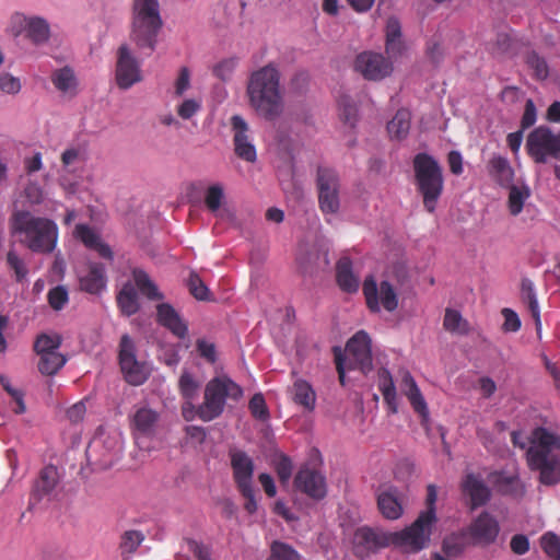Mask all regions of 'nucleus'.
Listing matches in <instances>:
<instances>
[{
  "instance_id": "423d86ee",
  "label": "nucleus",
  "mask_w": 560,
  "mask_h": 560,
  "mask_svg": "<svg viewBox=\"0 0 560 560\" xmlns=\"http://www.w3.org/2000/svg\"><path fill=\"white\" fill-rule=\"evenodd\" d=\"M243 389L226 375L210 380L203 393V401L198 406L196 413L205 422H209L222 415L226 399L238 400Z\"/></svg>"
},
{
  "instance_id": "5fc2aeb1",
  "label": "nucleus",
  "mask_w": 560,
  "mask_h": 560,
  "mask_svg": "<svg viewBox=\"0 0 560 560\" xmlns=\"http://www.w3.org/2000/svg\"><path fill=\"white\" fill-rule=\"evenodd\" d=\"M248 407L254 418L261 421H266L269 418V411L261 394H255L249 400Z\"/></svg>"
},
{
  "instance_id": "2eb2a0df",
  "label": "nucleus",
  "mask_w": 560,
  "mask_h": 560,
  "mask_svg": "<svg viewBox=\"0 0 560 560\" xmlns=\"http://www.w3.org/2000/svg\"><path fill=\"white\" fill-rule=\"evenodd\" d=\"M436 499V487L434 485H429L425 498L427 509L419 514L417 520L409 527H407L418 545H421V549H424L428 546L432 528L438 521L435 513Z\"/></svg>"
},
{
  "instance_id": "a18cd8bd",
  "label": "nucleus",
  "mask_w": 560,
  "mask_h": 560,
  "mask_svg": "<svg viewBox=\"0 0 560 560\" xmlns=\"http://www.w3.org/2000/svg\"><path fill=\"white\" fill-rule=\"evenodd\" d=\"M60 345H61L60 336H58V335H52V336L40 335L39 337H37L34 347H35L36 352L39 355H42V354L48 353L49 351H57L58 348L60 347Z\"/></svg>"
},
{
  "instance_id": "6e6d98bb",
  "label": "nucleus",
  "mask_w": 560,
  "mask_h": 560,
  "mask_svg": "<svg viewBox=\"0 0 560 560\" xmlns=\"http://www.w3.org/2000/svg\"><path fill=\"white\" fill-rule=\"evenodd\" d=\"M61 163L62 166L69 171H74L78 164L83 163V153L80 149L69 148L65 150L61 154Z\"/></svg>"
},
{
  "instance_id": "f3484780",
  "label": "nucleus",
  "mask_w": 560,
  "mask_h": 560,
  "mask_svg": "<svg viewBox=\"0 0 560 560\" xmlns=\"http://www.w3.org/2000/svg\"><path fill=\"white\" fill-rule=\"evenodd\" d=\"M143 79L140 62L130 48L122 44L117 50L115 80L119 89L128 90Z\"/></svg>"
},
{
  "instance_id": "393cba45",
  "label": "nucleus",
  "mask_w": 560,
  "mask_h": 560,
  "mask_svg": "<svg viewBox=\"0 0 560 560\" xmlns=\"http://www.w3.org/2000/svg\"><path fill=\"white\" fill-rule=\"evenodd\" d=\"M50 80L66 97L72 98L79 93V80L73 69L68 66L54 70Z\"/></svg>"
},
{
  "instance_id": "473e14b6",
  "label": "nucleus",
  "mask_w": 560,
  "mask_h": 560,
  "mask_svg": "<svg viewBox=\"0 0 560 560\" xmlns=\"http://www.w3.org/2000/svg\"><path fill=\"white\" fill-rule=\"evenodd\" d=\"M521 294L524 303L527 304L528 311L532 314L533 319L535 320V326L538 336L541 332V320H540V310L537 301V296L534 290V284L530 280L524 279L521 284Z\"/></svg>"
},
{
  "instance_id": "4be33fe9",
  "label": "nucleus",
  "mask_w": 560,
  "mask_h": 560,
  "mask_svg": "<svg viewBox=\"0 0 560 560\" xmlns=\"http://www.w3.org/2000/svg\"><path fill=\"white\" fill-rule=\"evenodd\" d=\"M233 480L238 489H248L254 486V460L244 451L232 448L229 452Z\"/></svg>"
},
{
  "instance_id": "a878e982",
  "label": "nucleus",
  "mask_w": 560,
  "mask_h": 560,
  "mask_svg": "<svg viewBox=\"0 0 560 560\" xmlns=\"http://www.w3.org/2000/svg\"><path fill=\"white\" fill-rule=\"evenodd\" d=\"M75 236L80 238L86 247L95 250L100 257L113 260L114 254L110 247L104 243L101 236L88 225H77Z\"/></svg>"
},
{
  "instance_id": "f8f14e48",
  "label": "nucleus",
  "mask_w": 560,
  "mask_h": 560,
  "mask_svg": "<svg viewBox=\"0 0 560 560\" xmlns=\"http://www.w3.org/2000/svg\"><path fill=\"white\" fill-rule=\"evenodd\" d=\"M9 32L14 37L24 34L25 38L35 46L47 44L51 35L50 24L45 18L26 15L21 12L11 15Z\"/></svg>"
},
{
  "instance_id": "ddd939ff",
  "label": "nucleus",
  "mask_w": 560,
  "mask_h": 560,
  "mask_svg": "<svg viewBox=\"0 0 560 560\" xmlns=\"http://www.w3.org/2000/svg\"><path fill=\"white\" fill-rule=\"evenodd\" d=\"M526 149L536 163H547L549 159L560 161V131L553 132L545 126L535 128L527 136Z\"/></svg>"
},
{
  "instance_id": "cd10ccee",
  "label": "nucleus",
  "mask_w": 560,
  "mask_h": 560,
  "mask_svg": "<svg viewBox=\"0 0 560 560\" xmlns=\"http://www.w3.org/2000/svg\"><path fill=\"white\" fill-rule=\"evenodd\" d=\"M106 287L105 268L101 264L90 265L88 272L80 278V289L90 294H98Z\"/></svg>"
},
{
  "instance_id": "39448f33",
  "label": "nucleus",
  "mask_w": 560,
  "mask_h": 560,
  "mask_svg": "<svg viewBox=\"0 0 560 560\" xmlns=\"http://www.w3.org/2000/svg\"><path fill=\"white\" fill-rule=\"evenodd\" d=\"M394 546L405 552H418L421 545L415 540L407 527L400 532H385L381 528L361 527L353 536V550L360 558H366L380 549Z\"/></svg>"
},
{
  "instance_id": "58836bf2",
  "label": "nucleus",
  "mask_w": 560,
  "mask_h": 560,
  "mask_svg": "<svg viewBox=\"0 0 560 560\" xmlns=\"http://www.w3.org/2000/svg\"><path fill=\"white\" fill-rule=\"evenodd\" d=\"M467 529L462 533H453L443 540V551L447 557H457L463 553L467 547Z\"/></svg>"
},
{
  "instance_id": "6e6552de",
  "label": "nucleus",
  "mask_w": 560,
  "mask_h": 560,
  "mask_svg": "<svg viewBox=\"0 0 560 560\" xmlns=\"http://www.w3.org/2000/svg\"><path fill=\"white\" fill-rule=\"evenodd\" d=\"M418 189L423 197L424 208L433 212L443 190V175L439 163L425 153H419L413 160Z\"/></svg>"
},
{
  "instance_id": "20e7f679",
  "label": "nucleus",
  "mask_w": 560,
  "mask_h": 560,
  "mask_svg": "<svg viewBox=\"0 0 560 560\" xmlns=\"http://www.w3.org/2000/svg\"><path fill=\"white\" fill-rule=\"evenodd\" d=\"M162 26L158 0H133L129 38L138 50L153 52Z\"/></svg>"
},
{
  "instance_id": "338daca9",
  "label": "nucleus",
  "mask_w": 560,
  "mask_h": 560,
  "mask_svg": "<svg viewBox=\"0 0 560 560\" xmlns=\"http://www.w3.org/2000/svg\"><path fill=\"white\" fill-rule=\"evenodd\" d=\"M511 549L516 555H524L529 549L528 538L524 535H515L511 539Z\"/></svg>"
},
{
  "instance_id": "2f4dec72",
  "label": "nucleus",
  "mask_w": 560,
  "mask_h": 560,
  "mask_svg": "<svg viewBox=\"0 0 560 560\" xmlns=\"http://www.w3.org/2000/svg\"><path fill=\"white\" fill-rule=\"evenodd\" d=\"M377 378L378 389L382 393L385 402L388 405L390 412L396 413L398 410L397 394L392 374L387 369L383 368L378 370Z\"/></svg>"
},
{
  "instance_id": "b1692460",
  "label": "nucleus",
  "mask_w": 560,
  "mask_h": 560,
  "mask_svg": "<svg viewBox=\"0 0 560 560\" xmlns=\"http://www.w3.org/2000/svg\"><path fill=\"white\" fill-rule=\"evenodd\" d=\"M462 488L463 492L469 497L472 510L485 505L490 500V489L479 476L467 474L462 482Z\"/></svg>"
},
{
  "instance_id": "de8ad7c7",
  "label": "nucleus",
  "mask_w": 560,
  "mask_h": 560,
  "mask_svg": "<svg viewBox=\"0 0 560 560\" xmlns=\"http://www.w3.org/2000/svg\"><path fill=\"white\" fill-rule=\"evenodd\" d=\"M7 264L14 271L16 281L21 282L26 278L28 269L15 250L8 252Z\"/></svg>"
},
{
  "instance_id": "49530a36",
  "label": "nucleus",
  "mask_w": 560,
  "mask_h": 560,
  "mask_svg": "<svg viewBox=\"0 0 560 560\" xmlns=\"http://www.w3.org/2000/svg\"><path fill=\"white\" fill-rule=\"evenodd\" d=\"M188 288H189L190 293L197 300H200V301L210 300V291L197 273H195V272L190 273L189 279H188Z\"/></svg>"
},
{
  "instance_id": "680f3d73",
  "label": "nucleus",
  "mask_w": 560,
  "mask_h": 560,
  "mask_svg": "<svg viewBox=\"0 0 560 560\" xmlns=\"http://www.w3.org/2000/svg\"><path fill=\"white\" fill-rule=\"evenodd\" d=\"M502 315L504 317L503 330L509 332H516L521 328V319L518 315L511 308H503Z\"/></svg>"
},
{
  "instance_id": "13d9d810",
  "label": "nucleus",
  "mask_w": 560,
  "mask_h": 560,
  "mask_svg": "<svg viewBox=\"0 0 560 560\" xmlns=\"http://www.w3.org/2000/svg\"><path fill=\"white\" fill-rule=\"evenodd\" d=\"M339 110L340 117L345 120V122L349 125H353L357 120L358 108L354 103H352L349 98H341L339 101Z\"/></svg>"
},
{
  "instance_id": "7c9ffc66",
  "label": "nucleus",
  "mask_w": 560,
  "mask_h": 560,
  "mask_svg": "<svg viewBox=\"0 0 560 560\" xmlns=\"http://www.w3.org/2000/svg\"><path fill=\"white\" fill-rule=\"evenodd\" d=\"M489 174L502 186L512 183L514 171L509 160L501 155H493L488 163Z\"/></svg>"
},
{
  "instance_id": "c03bdc74",
  "label": "nucleus",
  "mask_w": 560,
  "mask_h": 560,
  "mask_svg": "<svg viewBox=\"0 0 560 560\" xmlns=\"http://www.w3.org/2000/svg\"><path fill=\"white\" fill-rule=\"evenodd\" d=\"M178 387L182 396L190 402L197 398L200 385L192 374L184 371L179 377Z\"/></svg>"
},
{
  "instance_id": "bb28decb",
  "label": "nucleus",
  "mask_w": 560,
  "mask_h": 560,
  "mask_svg": "<svg viewBox=\"0 0 560 560\" xmlns=\"http://www.w3.org/2000/svg\"><path fill=\"white\" fill-rule=\"evenodd\" d=\"M159 413L150 408H139L132 417V429L137 436H150L155 433Z\"/></svg>"
},
{
  "instance_id": "0eeeda50",
  "label": "nucleus",
  "mask_w": 560,
  "mask_h": 560,
  "mask_svg": "<svg viewBox=\"0 0 560 560\" xmlns=\"http://www.w3.org/2000/svg\"><path fill=\"white\" fill-rule=\"evenodd\" d=\"M336 368L339 380L345 385L346 369H358L363 374L373 370V360L371 351V338L364 330L358 331L347 342L345 353L341 349H335Z\"/></svg>"
},
{
  "instance_id": "1a4fd4ad",
  "label": "nucleus",
  "mask_w": 560,
  "mask_h": 560,
  "mask_svg": "<svg viewBox=\"0 0 560 560\" xmlns=\"http://www.w3.org/2000/svg\"><path fill=\"white\" fill-rule=\"evenodd\" d=\"M133 281L124 283L117 293V305L124 316L130 317L139 312L140 301L137 289L149 300L161 301L164 295L160 292L156 284L150 279L147 272L141 269H133Z\"/></svg>"
},
{
  "instance_id": "8fccbe9b",
  "label": "nucleus",
  "mask_w": 560,
  "mask_h": 560,
  "mask_svg": "<svg viewBox=\"0 0 560 560\" xmlns=\"http://www.w3.org/2000/svg\"><path fill=\"white\" fill-rule=\"evenodd\" d=\"M541 548L549 558L560 560V538L557 535L552 533L545 534L541 537Z\"/></svg>"
},
{
  "instance_id": "37998d69",
  "label": "nucleus",
  "mask_w": 560,
  "mask_h": 560,
  "mask_svg": "<svg viewBox=\"0 0 560 560\" xmlns=\"http://www.w3.org/2000/svg\"><path fill=\"white\" fill-rule=\"evenodd\" d=\"M267 560H301V556L291 545L275 540Z\"/></svg>"
},
{
  "instance_id": "09e8293b",
  "label": "nucleus",
  "mask_w": 560,
  "mask_h": 560,
  "mask_svg": "<svg viewBox=\"0 0 560 560\" xmlns=\"http://www.w3.org/2000/svg\"><path fill=\"white\" fill-rule=\"evenodd\" d=\"M144 540V535L139 530H127L121 536L120 548L122 552L132 553Z\"/></svg>"
},
{
  "instance_id": "4468645a",
  "label": "nucleus",
  "mask_w": 560,
  "mask_h": 560,
  "mask_svg": "<svg viewBox=\"0 0 560 560\" xmlns=\"http://www.w3.org/2000/svg\"><path fill=\"white\" fill-rule=\"evenodd\" d=\"M362 290L370 311L380 312L383 307L392 313L397 310L398 294L390 282L384 280L377 284L374 276L371 275L365 278Z\"/></svg>"
},
{
  "instance_id": "f03ea898",
  "label": "nucleus",
  "mask_w": 560,
  "mask_h": 560,
  "mask_svg": "<svg viewBox=\"0 0 560 560\" xmlns=\"http://www.w3.org/2000/svg\"><path fill=\"white\" fill-rule=\"evenodd\" d=\"M10 231L18 242L33 253L49 254L57 245V224L30 211L16 210L10 219Z\"/></svg>"
},
{
  "instance_id": "5701e85b",
  "label": "nucleus",
  "mask_w": 560,
  "mask_h": 560,
  "mask_svg": "<svg viewBox=\"0 0 560 560\" xmlns=\"http://www.w3.org/2000/svg\"><path fill=\"white\" fill-rule=\"evenodd\" d=\"M156 322L180 339L188 335L187 324L170 303L156 305Z\"/></svg>"
},
{
  "instance_id": "4c0bfd02",
  "label": "nucleus",
  "mask_w": 560,
  "mask_h": 560,
  "mask_svg": "<svg viewBox=\"0 0 560 560\" xmlns=\"http://www.w3.org/2000/svg\"><path fill=\"white\" fill-rule=\"evenodd\" d=\"M530 197V190L527 186L512 185L509 191L508 207L512 215H518L525 201Z\"/></svg>"
},
{
  "instance_id": "3c124183",
  "label": "nucleus",
  "mask_w": 560,
  "mask_h": 560,
  "mask_svg": "<svg viewBox=\"0 0 560 560\" xmlns=\"http://www.w3.org/2000/svg\"><path fill=\"white\" fill-rule=\"evenodd\" d=\"M526 62L529 68L534 70L537 79L544 80L548 77L549 71L546 60L538 56L535 51L527 54Z\"/></svg>"
},
{
  "instance_id": "79ce46f5",
  "label": "nucleus",
  "mask_w": 560,
  "mask_h": 560,
  "mask_svg": "<svg viewBox=\"0 0 560 560\" xmlns=\"http://www.w3.org/2000/svg\"><path fill=\"white\" fill-rule=\"evenodd\" d=\"M224 200V188L222 184L217 183L209 186L205 192V203L212 213H218Z\"/></svg>"
},
{
  "instance_id": "69168bd1",
  "label": "nucleus",
  "mask_w": 560,
  "mask_h": 560,
  "mask_svg": "<svg viewBox=\"0 0 560 560\" xmlns=\"http://www.w3.org/2000/svg\"><path fill=\"white\" fill-rule=\"evenodd\" d=\"M238 492L246 500V502L244 504L245 511L249 514H254L258 508L256 497H255L254 486L248 487V489H245V490L238 489Z\"/></svg>"
},
{
  "instance_id": "9d476101",
  "label": "nucleus",
  "mask_w": 560,
  "mask_h": 560,
  "mask_svg": "<svg viewBox=\"0 0 560 560\" xmlns=\"http://www.w3.org/2000/svg\"><path fill=\"white\" fill-rule=\"evenodd\" d=\"M121 444V435L118 432L100 430L88 446V458L96 467L107 469L119 457Z\"/></svg>"
},
{
  "instance_id": "a19ab883",
  "label": "nucleus",
  "mask_w": 560,
  "mask_h": 560,
  "mask_svg": "<svg viewBox=\"0 0 560 560\" xmlns=\"http://www.w3.org/2000/svg\"><path fill=\"white\" fill-rule=\"evenodd\" d=\"M66 358L58 351H49L40 355L38 370L46 375L56 374L66 363Z\"/></svg>"
},
{
  "instance_id": "dca6fc26",
  "label": "nucleus",
  "mask_w": 560,
  "mask_h": 560,
  "mask_svg": "<svg viewBox=\"0 0 560 560\" xmlns=\"http://www.w3.org/2000/svg\"><path fill=\"white\" fill-rule=\"evenodd\" d=\"M318 202L320 210L335 214L340 208V183L337 173L329 168H319L317 172Z\"/></svg>"
},
{
  "instance_id": "f704fd0d",
  "label": "nucleus",
  "mask_w": 560,
  "mask_h": 560,
  "mask_svg": "<svg viewBox=\"0 0 560 560\" xmlns=\"http://www.w3.org/2000/svg\"><path fill=\"white\" fill-rule=\"evenodd\" d=\"M58 482V471L54 466H46L42 469L38 480L34 486V495L40 499L49 494Z\"/></svg>"
},
{
  "instance_id": "e433bc0d",
  "label": "nucleus",
  "mask_w": 560,
  "mask_h": 560,
  "mask_svg": "<svg viewBox=\"0 0 560 560\" xmlns=\"http://www.w3.org/2000/svg\"><path fill=\"white\" fill-rule=\"evenodd\" d=\"M293 400L303 406L306 410H313L315 407L316 395L312 386L305 381H296L293 384Z\"/></svg>"
},
{
  "instance_id": "c756f323",
  "label": "nucleus",
  "mask_w": 560,
  "mask_h": 560,
  "mask_svg": "<svg viewBox=\"0 0 560 560\" xmlns=\"http://www.w3.org/2000/svg\"><path fill=\"white\" fill-rule=\"evenodd\" d=\"M377 505L382 515L387 520H397L404 513L397 492L393 489L383 491L378 494Z\"/></svg>"
},
{
  "instance_id": "4d7b16f0",
  "label": "nucleus",
  "mask_w": 560,
  "mask_h": 560,
  "mask_svg": "<svg viewBox=\"0 0 560 560\" xmlns=\"http://www.w3.org/2000/svg\"><path fill=\"white\" fill-rule=\"evenodd\" d=\"M201 109V101L197 98H186L177 106V115L183 119H190Z\"/></svg>"
},
{
  "instance_id": "7ed1b4c3",
  "label": "nucleus",
  "mask_w": 560,
  "mask_h": 560,
  "mask_svg": "<svg viewBox=\"0 0 560 560\" xmlns=\"http://www.w3.org/2000/svg\"><path fill=\"white\" fill-rule=\"evenodd\" d=\"M526 457L532 469L539 471V480L546 486L560 482V435L546 429L536 428L529 439Z\"/></svg>"
},
{
  "instance_id": "0e129e2a",
  "label": "nucleus",
  "mask_w": 560,
  "mask_h": 560,
  "mask_svg": "<svg viewBox=\"0 0 560 560\" xmlns=\"http://www.w3.org/2000/svg\"><path fill=\"white\" fill-rule=\"evenodd\" d=\"M197 350L199 354L207 361L213 363L215 361V346L205 339L197 340Z\"/></svg>"
},
{
  "instance_id": "6ab92c4d",
  "label": "nucleus",
  "mask_w": 560,
  "mask_h": 560,
  "mask_svg": "<svg viewBox=\"0 0 560 560\" xmlns=\"http://www.w3.org/2000/svg\"><path fill=\"white\" fill-rule=\"evenodd\" d=\"M500 533L498 520L488 512L480 513L467 527V535L474 545L488 546Z\"/></svg>"
},
{
  "instance_id": "c9c22d12",
  "label": "nucleus",
  "mask_w": 560,
  "mask_h": 560,
  "mask_svg": "<svg viewBox=\"0 0 560 560\" xmlns=\"http://www.w3.org/2000/svg\"><path fill=\"white\" fill-rule=\"evenodd\" d=\"M411 115L409 110L401 108L397 110L394 118L387 124V130L392 138L404 139L410 130Z\"/></svg>"
},
{
  "instance_id": "e2e57ef3",
  "label": "nucleus",
  "mask_w": 560,
  "mask_h": 560,
  "mask_svg": "<svg viewBox=\"0 0 560 560\" xmlns=\"http://www.w3.org/2000/svg\"><path fill=\"white\" fill-rule=\"evenodd\" d=\"M175 95L182 96L190 88V71L187 67H182L174 84Z\"/></svg>"
},
{
  "instance_id": "052dcab7",
  "label": "nucleus",
  "mask_w": 560,
  "mask_h": 560,
  "mask_svg": "<svg viewBox=\"0 0 560 560\" xmlns=\"http://www.w3.org/2000/svg\"><path fill=\"white\" fill-rule=\"evenodd\" d=\"M24 196L27 202L32 206L39 205L44 200V191L40 185L36 182H28L24 188Z\"/></svg>"
},
{
  "instance_id": "a211bd4d",
  "label": "nucleus",
  "mask_w": 560,
  "mask_h": 560,
  "mask_svg": "<svg viewBox=\"0 0 560 560\" xmlns=\"http://www.w3.org/2000/svg\"><path fill=\"white\" fill-rule=\"evenodd\" d=\"M354 68L364 79L380 81L390 75L394 68L393 63L382 54L373 51H363L355 58Z\"/></svg>"
},
{
  "instance_id": "f257e3e1",
  "label": "nucleus",
  "mask_w": 560,
  "mask_h": 560,
  "mask_svg": "<svg viewBox=\"0 0 560 560\" xmlns=\"http://www.w3.org/2000/svg\"><path fill=\"white\" fill-rule=\"evenodd\" d=\"M280 79L278 68L269 63L254 71L247 82L249 106L258 117L268 121L279 119L284 113V90Z\"/></svg>"
},
{
  "instance_id": "ea45409f",
  "label": "nucleus",
  "mask_w": 560,
  "mask_h": 560,
  "mask_svg": "<svg viewBox=\"0 0 560 560\" xmlns=\"http://www.w3.org/2000/svg\"><path fill=\"white\" fill-rule=\"evenodd\" d=\"M443 327L452 334L466 335L469 332L468 322L458 311L452 308L445 311Z\"/></svg>"
},
{
  "instance_id": "9b49d317",
  "label": "nucleus",
  "mask_w": 560,
  "mask_h": 560,
  "mask_svg": "<svg viewBox=\"0 0 560 560\" xmlns=\"http://www.w3.org/2000/svg\"><path fill=\"white\" fill-rule=\"evenodd\" d=\"M118 361L122 376L128 384L139 386L149 378L151 369L145 361L137 358L136 345L127 334L120 338Z\"/></svg>"
},
{
  "instance_id": "bf43d9fd",
  "label": "nucleus",
  "mask_w": 560,
  "mask_h": 560,
  "mask_svg": "<svg viewBox=\"0 0 560 560\" xmlns=\"http://www.w3.org/2000/svg\"><path fill=\"white\" fill-rule=\"evenodd\" d=\"M21 81L10 73L0 74V92L7 94H18L21 91Z\"/></svg>"
},
{
  "instance_id": "aec40b11",
  "label": "nucleus",
  "mask_w": 560,
  "mask_h": 560,
  "mask_svg": "<svg viewBox=\"0 0 560 560\" xmlns=\"http://www.w3.org/2000/svg\"><path fill=\"white\" fill-rule=\"evenodd\" d=\"M230 121L235 154L246 162L254 163L257 159V152L249 136L248 124L240 115H233Z\"/></svg>"
},
{
  "instance_id": "603ef678",
  "label": "nucleus",
  "mask_w": 560,
  "mask_h": 560,
  "mask_svg": "<svg viewBox=\"0 0 560 560\" xmlns=\"http://www.w3.org/2000/svg\"><path fill=\"white\" fill-rule=\"evenodd\" d=\"M68 300V290L63 285H57L48 292V303L55 311L62 310Z\"/></svg>"
},
{
  "instance_id": "774afa93",
  "label": "nucleus",
  "mask_w": 560,
  "mask_h": 560,
  "mask_svg": "<svg viewBox=\"0 0 560 560\" xmlns=\"http://www.w3.org/2000/svg\"><path fill=\"white\" fill-rule=\"evenodd\" d=\"M277 474L282 482H288L292 474V463L288 457H282L277 465Z\"/></svg>"
},
{
  "instance_id": "72a5a7b5",
  "label": "nucleus",
  "mask_w": 560,
  "mask_h": 560,
  "mask_svg": "<svg viewBox=\"0 0 560 560\" xmlns=\"http://www.w3.org/2000/svg\"><path fill=\"white\" fill-rule=\"evenodd\" d=\"M337 282L339 287L349 293L357 292L359 289V279L352 273L351 261L349 258H341L337 264Z\"/></svg>"
},
{
  "instance_id": "c85d7f7f",
  "label": "nucleus",
  "mask_w": 560,
  "mask_h": 560,
  "mask_svg": "<svg viewBox=\"0 0 560 560\" xmlns=\"http://www.w3.org/2000/svg\"><path fill=\"white\" fill-rule=\"evenodd\" d=\"M400 386L404 395L409 399L415 411L427 417L429 413L427 402L415 378L409 372H404Z\"/></svg>"
},
{
  "instance_id": "412c9836",
  "label": "nucleus",
  "mask_w": 560,
  "mask_h": 560,
  "mask_svg": "<svg viewBox=\"0 0 560 560\" xmlns=\"http://www.w3.org/2000/svg\"><path fill=\"white\" fill-rule=\"evenodd\" d=\"M294 487L314 500H322L327 494L325 476L310 467H303L298 471L294 478Z\"/></svg>"
},
{
  "instance_id": "864d4df0",
  "label": "nucleus",
  "mask_w": 560,
  "mask_h": 560,
  "mask_svg": "<svg viewBox=\"0 0 560 560\" xmlns=\"http://www.w3.org/2000/svg\"><path fill=\"white\" fill-rule=\"evenodd\" d=\"M236 65V58L223 59L213 67V74L221 81H229L233 75Z\"/></svg>"
}]
</instances>
